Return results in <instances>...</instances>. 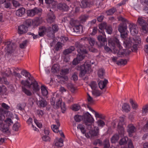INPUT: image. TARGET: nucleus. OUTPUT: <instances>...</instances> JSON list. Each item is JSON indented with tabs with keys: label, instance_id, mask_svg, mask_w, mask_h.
Masks as SVG:
<instances>
[{
	"label": "nucleus",
	"instance_id": "b1692460",
	"mask_svg": "<svg viewBox=\"0 0 148 148\" xmlns=\"http://www.w3.org/2000/svg\"><path fill=\"white\" fill-rule=\"evenodd\" d=\"M127 131L130 134L134 133L136 131V129L135 127L132 124H130L127 126Z\"/></svg>",
	"mask_w": 148,
	"mask_h": 148
},
{
	"label": "nucleus",
	"instance_id": "13d9d810",
	"mask_svg": "<svg viewBox=\"0 0 148 148\" xmlns=\"http://www.w3.org/2000/svg\"><path fill=\"white\" fill-rule=\"evenodd\" d=\"M62 43L59 42H58L55 46V48L56 50L58 51L62 47Z\"/></svg>",
	"mask_w": 148,
	"mask_h": 148
},
{
	"label": "nucleus",
	"instance_id": "a211bd4d",
	"mask_svg": "<svg viewBox=\"0 0 148 148\" xmlns=\"http://www.w3.org/2000/svg\"><path fill=\"white\" fill-rule=\"evenodd\" d=\"M28 30L27 27L23 25H20L18 27V33L19 34H22L26 33Z\"/></svg>",
	"mask_w": 148,
	"mask_h": 148
},
{
	"label": "nucleus",
	"instance_id": "f704fd0d",
	"mask_svg": "<svg viewBox=\"0 0 148 148\" xmlns=\"http://www.w3.org/2000/svg\"><path fill=\"white\" fill-rule=\"evenodd\" d=\"M148 112V105H146L143 106L142 109V115L145 116Z\"/></svg>",
	"mask_w": 148,
	"mask_h": 148
},
{
	"label": "nucleus",
	"instance_id": "20e7f679",
	"mask_svg": "<svg viewBox=\"0 0 148 148\" xmlns=\"http://www.w3.org/2000/svg\"><path fill=\"white\" fill-rule=\"evenodd\" d=\"M94 62H91L89 61L86 62L80 68V75L81 76H84L86 73H90L91 71V65L94 64Z\"/></svg>",
	"mask_w": 148,
	"mask_h": 148
},
{
	"label": "nucleus",
	"instance_id": "e433bc0d",
	"mask_svg": "<svg viewBox=\"0 0 148 148\" xmlns=\"http://www.w3.org/2000/svg\"><path fill=\"white\" fill-rule=\"evenodd\" d=\"M92 95L95 97L99 96L102 94V93L96 89L92 90Z\"/></svg>",
	"mask_w": 148,
	"mask_h": 148
},
{
	"label": "nucleus",
	"instance_id": "680f3d73",
	"mask_svg": "<svg viewBox=\"0 0 148 148\" xmlns=\"http://www.w3.org/2000/svg\"><path fill=\"white\" fill-rule=\"evenodd\" d=\"M12 74L11 70L8 69L4 73V75L5 76L8 77L10 76Z\"/></svg>",
	"mask_w": 148,
	"mask_h": 148
},
{
	"label": "nucleus",
	"instance_id": "a878e982",
	"mask_svg": "<svg viewBox=\"0 0 148 148\" xmlns=\"http://www.w3.org/2000/svg\"><path fill=\"white\" fill-rule=\"evenodd\" d=\"M82 40L87 41L91 46H93L95 43V40L94 38L90 37H84L82 38Z\"/></svg>",
	"mask_w": 148,
	"mask_h": 148
},
{
	"label": "nucleus",
	"instance_id": "f3484780",
	"mask_svg": "<svg viewBox=\"0 0 148 148\" xmlns=\"http://www.w3.org/2000/svg\"><path fill=\"white\" fill-rule=\"evenodd\" d=\"M93 3L89 0H83L80 4V6L82 8H85L92 5Z\"/></svg>",
	"mask_w": 148,
	"mask_h": 148
},
{
	"label": "nucleus",
	"instance_id": "2eb2a0df",
	"mask_svg": "<svg viewBox=\"0 0 148 148\" xmlns=\"http://www.w3.org/2000/svg\"><path fill=\"white\" fill-rule=\"evenodd\" d=\"M99 32L102 33L103 36L99 35L97 37V39L100 42L101 46H105L107 45V41L106 36L103 35L102 31L99 30Z\"/></svg>",
	"mask_w": 148,
	"mask_h": 148
},
{
	"label": "nucleus",
	"instance_id": "6e6d98bb",
	"mask_svg": "<svg viewBox=\"0 0 148 148\" xmlns=\"http://www.w3.org/2000/svg\"><path fill=\"white\" fill-rule=\"evenodd\" d=\"M90 86L92 90L96 89V88L97 87V84L96 82H92L90 84Z\"/></svg>",
	"mask_w": 148,
	"mask_h": 148
},
{
	"label": "nucleus",
	"instance_id": "052dcab7",
	"mask_svg": "<svg viewBox=\"0 0 148 148\" xmlns=\"http://www.w3.org/2000/svg\"><path fill=\"white\" fill-rule=\"evenodd\" d=\"M105 29L107 33L109 34H111L112 32V28L110 26H107Z\"/></svg>",
	"mask_w": 148,
	"mask_h": 148
},
{
	"label": "nucleus",
	"instance_id": "9d476101",
	"mask_svg": "<svg viewBox=\"0 0 148 148\" xmlns=\"http://www.w3.org/2000/svg\"><path fill=\"white\" fill-rule=\"evenodd\" d=\"M124 119L123 118H120V120L118 125V129L119 135L121 136L124 134L125 130L124 127L126 125L124 122Z\"/></svg>",
	"mask_w": 148,
	"mask_h": 148
},
{
	"label": "nucleus",
	"instance_id": "c9c22d12",
	"mask_svg": "<svg viewBox=\"0 0 148 148\" xmlns=\"http://www.w3.org/2000/svg\"><path fill=\"white\" fill-rule=\"evenodd\" d=\"M116 11V8H113L109 9L106 12V13L108 15H112Z\"/></svg>",
	"mask_w": 148,
	"mask_h": 148
},
{
	"label": "nucleus",
	"instance_id": "412c9836",
	"mask_svg": "<svg viewBox=\"0 0 148 148\" xmlns=\"http://www.w3.org/2000/svg\"><path fill=\"white\" fill-rule=\"evenodd\" d=\"M60 68L59 64H54L52 66L51 69V72L53 73H58L60 70Z\"/></svg>",
	"mask_w": 148,
	"mask_h": 148
},
{
	"label": "nucleus",
	"instance_id": "c85d7f7f",
	"mask_svg": "<svg viewBox=\"0 0 148 148\" xmlns=\"http://www.w3.org/2000/svg\"><path fill=\"white\" fill-rule=\"evenodd\" d=\"M37 103L40 107H45L47 104V101L44 99L39 100L37 102Z\"/></svg>",
	"mask_w": 148,
	"mask_h": 148
},
{
	"label": "nucleus",
	"instance_id": "a18cd8bd",
	"mask_svg": "<svg viewBox=\"0 0 148 148\" xmlns=\"http://www.w3.org/2000/svg\"><path fill=\"white\" fill-rule=\"evenodd\" d=\"M78 129H79L83 134L86 133V130L85 129V126L82 124H79L77 126Z\"/></svg>",
	"mask_w": 148,
	"mask_h": 148
},
{
	"label": "nucleus",
	"instance_id": "2f4dec72",
	"mask_svg": "<svg viewBox=\"0 0 148 148\" xmlns=\"http://www.w3.org/2000/svg\"><path fill=\"white\" fill-rule=\"evenodd\" d=\"M59 29L58 26L56 24H54L52 25V30H51V32L50 33L53 34L55 33L58 32Z\"/></svg>",
	"mask_w": 148,
	"mask_h": 148
},
{
	"label": "nucleus",
	"instance_id": "473e14b6",
	"mask_svg": "<svg viewBox=\"0 0 148 148\" xmlns=\"http://www.w3.org/2000/svg\"><path fill=\"white\" fill-rule=\"evenodd\" d=\"M122 109L126 112H128L130 110V107L128 104L124 103L122 107Z\"/></svg>",
	"mask_w": 148,
	"mask_h": 148
},
{
	"label": "nucleus",
	"instance_id": "e2e57ef3",
	"mask_svg": "<svg viewBox=\"0 0 148 148\" xmlns=\"http://www.w3.org/2000/svg\"><path fill=\"white\" fill-rule=\"evenodd\" d=\"M34 123L39 128H41L42 127V123H41L40 122L37 120L36 119H34Z\"/></svg>",
	"mask_w": 148,
	"mask_h": 148
},
{
	"label": "nucleus",
	"instance_id": "c756f323",
	"mask_svg": "<svg viewBox=\"0 0 148 148\" xmlns=\"http://www.w3.org/2000/svg\"><path fill=\"white\" fill-rule=\"evenodd\" d=\"M22 90L27 96H30L32 95V93L29 90L26 88L24 86L21 87Z\"/></svg>",
	"mask_w": 148,
	"mask_h": 148
},
{
	"label": "nucleus",
	"instance_id": "9b49d317",
	"mask_svg": "<svg viewBox=\"0 0 148 148\" xmlns=\"http://www.w3.org/2000/svg\"><path fill=\"white\" fill-rule=\"evenodd\" d=\"M42 11V9L35 8L33 9L27 10V12L28 16H33L36 14H40Z\"/></svg>",
	"mask_w": 148,
	"mask_h": 148
},
{
	"label": "nucleus",
	"instance_id": "0e129e2a",
	"mask_svg": "<svg viewBox=\"0 0 148 148\" xmlns=\"http://www.w3.org/2000/svg\"><path fill=\"white\" fill-rule=\"evenodd\" d=\"M27 42V41L26 40L23 41L22 43L20 44V47L22 49L24 48L26 46Z\"/></svg>",
	"mask_w": 148,
	"mask_h": 148
},
{
	"label": "nucleus",
	"instance_id": "8fccbe9b",
	"mask_svg": "<svg viewBox=\"0 0 148 148\" xmlns=\"http://www.w3.org/2000/svg\"><path fill=\"white\" fill-rule=\"evenodd\" d=\"M88 18V17L87 16L84 15H82L79 17L80 22L82 23H84L86 21Z\"/></svg>",
	"mask_w": 148,
	"mask_h": 148
},
{
	"label": "nucleus",
	"instance_id": "cd10ccee",
	"mask_svg": "<svg viewBox=\"0 0 148 148\" xmlns=\"http://www.w3.org/2000/svg\"><path fill=\"white\" fill-rule=\"evenodd\" d=\"M75 49L74 47L71 46L69 48L64 50L63 52V54L64 55H68L73 51Z\"/></svg>",
	"mask_w": 148,
	"mask_h": 148
},
{
	"label": "nucleus",
	"instance_id": "f257e3e1",
	"mask_svg": "<svg viewBox=\"0 0 148 148\" xmlns=\"http://www.w3.org/2000/svg\"><path fill=\"white\" fill-rule=\"evenodd\" d=\"M75 46L77 48V51L79 54L77 55V58L73 60V65H76L82 60L85 57L83 54L87 53V51L84 49V46L79 42H76Z\"/></svg>",
	"mask_w": 148,
	"mask_h": 148
},
{
	"label": "nucleus",
	"instance_id": "39448f33",
	"mask_svg": "<svg viewBox=\"0 0 148 148\" xmlns=\"http://www.w3.org/2000/svg\"><path fill=\"white\" fill-rule=\"evenodd\" d=\"M84 116V123L86 126L87 128L90 129L92 127H93L94 125L92 124V123L94 122V119L88 112L86 113Z\"/></svg>",
	"mask_w": 148,
	"mask_h": 148
},
{
	"label": "nucleus",
	"instance_id": "4be33fe9",
	"mask_svg": "<svg viewBox=\"0 0 148 148\" xmlns=\"http://www.w3.org/2000/svg\"><path fill=\"white\" fill-rule=\"evenodd\" d=\"M108 83V81L106 79H105L103 81H100L98 83L99 88L101 89H104L106 87Z\"/></svg>",
	"mask_w": 148,
	"mask_h": 148
},
{
	"label": "nucleus",
	"instance_id": "4468645a",
	"mask_svg": "<svg viewBox=\"0 0 148 148\" xmlns=\"http://www.w3.org/2000/svg\"><path fill=\"white\" fill-rule=\"evenodd\" d=\"M129 28L131 34L135 35L138 33V28L137 25L133 23H130L129 25Z\"/></svg>",
	"mask_w": 148,
	"mask_h": 148
},
{
	"label": "nucleus",
	"instance_id": "6e6552de",
	"mask_svg": "<svg viewBox=\"0 0 148 148\" xmlns=\"http://www.w3.org/2000/svg\"><path fill=\"white\" fill-rule=\"evenodd\" d=\"M137 23L141 27V30L144 33H148V25L146 20L144 19V18L139 17Z\"/></svg>",
	"mask_w": 148,
	"mask_h": 148
},
{
	"label": "nucleus",
	"instance_id": "79ce46f5",
	"mask_svg": "<svg viewBox=\"0 0 148 148\" xmlns=\"http://www.w3.org/2000/svg\"><path fill=\"white\" fill-rule=\"evenodd\" d=\"M96 123L98 127H103L105 125V123L101 119H98L96 122Z\"/></svg>",
	"mask_w": 148,
	"mask_h": 148
},
{
	"label": "nucleus",
	"instance_id": "dca6fc26",
	"mask_svg": "<svg viewBox=\"0 0 148 148\" xmlns=\"http://www.w3.org/2000/svg\"><path fill=\"white\" fill-rule=\"evenodd\" d=\"M33 82L31 84V86L32 85V88L33 90V93H36L39 91L40 88L38 85V82L34 79H33Z\"/></svg>",
	"mask_w": 148,
	"mask_h": 148
},
{
	"label": "nucleus",
	"instance_id": "f03ea898",
	"mask_svg": "<svg viewBox=\"0 0 148 148\" xmlns=\"http://www.w3.org/2000/svg\"><path fill=\"white\" fill-rule=\"evenodd\" d=\"M108 44L111 49L114 50L115 53H118L119 49H121L122 48L119 40L116 38L109 40Z\"/></svg>",
	"mask_w": 148,
	"mask_h": 148
},
{
	"label": "nucleus",
	"instance_id": "7c9ffc66",
	"mask_svg": "<svg viewBox=\"0 0 148 148\" xmlns=\"http://www.w3.org/2000/svg\"><path fill=\"white\" fill-rule=\"evenodd\" d=\"M105 73V70L103 69L102 68L99 69L97 71V75L98 77L101 79L103 77Z\"/></svg>",
	"mask_w": 148,
	"mask_h": 148
},
{
	"label": "nucleus",
	"instance_id": "5fc2aeb1",
	"mask_svg": "<svg viewBox=\"0 0 148 148\" xmlns=\"http://www.w3.org/2000/svg\"><path fill=\"white\" fill-rule=\"evenodd\" d=\"M74 119L76 122H79L82 119V117L78 115H76L74 116Z\"/></svg>",
	"mask_w": 148,
	"mask_h": 148
},
{
	"label": "nucleus",
	"instance_id": "bb28decb",
	"mask_svg": "<svg viewBox=\"0 0 148 148\" xmlns=\"http://www.w3.org/2000/svg\"><path fill=\"white\" fill-rule=\"evenodd\" d=\"M55 145L58 147H62L63 145V140L62 138L56 139L55 141Z\"/></svg>",
	"mask_w": 148,
	"mask_h": 148
},
{
	"label": "nucleus",
	"instance_id": "c03bdc74",
	"mask_svg": "<svg viewBox=\"0 0 148 148\" xmlns=\"http://www.w3.org/2000/svg\"><path fill=\"white\" fill-rule=\"evenodd\" d=\"M103 144L104 148H109L110 144L109 140L108 139H105L103 141Z\"/></svg>",
	"mask_w": 148,
	"mask_h": 148
},
{
	"label": "nucleus",
	"instance_id": "ddd939ff",
	"mask_svg": "<svg viewBox=\"0 0 148 148\" xmlns=\"http://www.w3.org/2000/svg\"><path fill=\"white\" fill-rule=\"evenodd\" d=\"M5 49L8 53H11L16 47V45L10 41H7L5 42Z\"/></svg>",
	"mask_w": 148,
	"mask_h": 148
},
{
	"label": "nucleus",
	"instance_id": "5701e85b",
	"mask_svg": "<svg viewBox=\"0 0 148 148\" xmlns=\"http://www.w3.org/2000/svg\"><path fill=\"white\" fill-rule=\"evenodd\" d=\"M55 18L56 17L53 13H49L48 15L47 21L48 23H51L54 21Z\"/></svg>",
	"mask_w": 148,
	"mask_h": 148
},
{
	"label": "nucleus",
	"instance_id": "423d86ee",
	"mask_svg": "<svg viewBox=\"0 0 148 148\" xmlns=\"http://www.w3.org/2000/svg\"><path fill=\"white\" fill-rule=\"evenodd\" d=\"M125 43L126 46L127 48H130L132 47V43L140 44L141 42V39L138 36L132 37H130L128 41L124 42Z\"/></svg>",
	"mask_w": 148,
	"mask_h": 148
},
{
	"label": "nucleus",
	"instance_id": "a19ab883",
	"mask_svg": "<svg viewBox=\"0 0 148 148\" xmlns=\"http://www.w3.org/2000/svg\"><path fill=\"white\" fill-rule=\"evenodd\" d=\"M21 84L24 86H27L29 88L31 87V84L27 80H22L21 81Z\"/></svg>",
	"mask_w": 148,
	"mask_h": 148
},
{
	"label": "nucleus",
	"instance_id": "69168bd1",
	"mask_svg": "<svg viewBox=\"0 0 148 148\" xmlns=\"http://www.w3.org/2000/svg\"><path fill=\"white\" fill-rule=\"evenodd\" d=\"M42 140L44 141L47 142L49 141L50 140V138L47 135L44 136L42 137Z\"/></svg>",
	"mask_w": 148,
	"mask_h": 148
},
{
	"label": "nucleus",
	"instance_id": "1a4fd4ad",
	"mask_svg": "<svg viewBox=\"0 0 148 148\" xmlns=\"http://www.w3.org/2000/svg\"><path fill=\"white\" fill-rule=\"evenodd\" d=\"M127 26L125 23H121L119 25L118 29L121 33V36L123 38H125L127 35Z\"/></svg>",
	"mask_w": 148,
	"mask_h": 148
},
{
	"label": "nucleus",
	"instance_id": "3c124183",
	"mask_svg": "<svg viewBox=\"0 0 148 148\" xmlns=\"http://www.w3.org/2000/svg\"><path fill=\"white\" fill-rule=\"evenodd\" d=\"M69 69L68 68L62 69L61 71L60 74L62 75H66L69 73Z\"/></svg>",
	"mask_w": 148,
	"mask_h": 148
},
{
	"label": "nucleus",
	"instance_id": "de8ad7c7",
	"mask_svg": "<svg viewBox=\"0 0 148 148\" xmlns=\"http://www.w3.org/2000/svg\"><path fill=\"white\" fill-rule=\"evenodd\" d=\"M20 126V124L18 123H16L13 125V130L15 131H17L18 130Z\"/></svg>",
	"mask_w": 148,
	"mask_h": 148
},
{
	"label": "nucleus",
	"instance_id": "49530a36",
	"mask_svg": "<svg viewBox=\"0 0 148 148\" xmlns=\"http://www.w3.org/2000/svg\"><path fill=\"white\" fill-rule=\"evenodd\" d=\"M130 102L131 104L132 107L133 109H136L138 107V105L135 102H134L132 99H130Z\"/></svg>",
	"mask_w": 148,
	"mask_h": 148
},
{
	"label": "nucleus",
	"instance_id": "aec40b11",
	"mask_svg": "<svg viewBox=\"0 0 148 148\" xmlns=\"http://www.w3.org/2000/svg\"><path fill=\"white\" fill-rule=\"evenodd\" d=\"M21 74L25 76L26 77L28 78V79L30 80H33L34 79L33 77L31 76V75L29 72H27L25 70H23L21 73Z\"/></svg>",
	"mask_w": 148,
	"mask_h": 148
},
{
	"label": "nucleus",
	"instance_id": "37998d69",
	"mask_svg": "<svg viewBox=\"0 0 148 148\" xmlns=\"http://www.w3.org/2000/svg\"><path fill=\"white\" fill-rule=\"evenodd\" d=\"M127 60L126 59H121L119 60L116 63V64L118 65H125L126 64Z\"/></svg>",
	"mask_w": 148,
	"mask_h": 148
},
{
	"label": "nucleus",
	"instance_id": "0eeeda50",
	"mask_svg": "<svg viewBox=\"0 0 148 148\" xmlns=\"http://www.w3.org/2000/svg\"><path fill=\"white\" fill-rule=\"evenodd\" d=\"M4 121V124L0 123V130L3 132H7L9 131L10 126L13 124V122L10 118H7Z\"/></svg>",
	"mask_w": 148,
	"mask_h": 148
},
{
	"label": "nucleus",
	"instance_id": "7ed1b4c3",
	"mask_svg": "<svg viewBox=\"0 0 148 148\" xmlns=\"http://www.w3.org/2000/svg\"><path fill=\"white\" fill-rule=\"evenodd\" d=\"M87 128L89 130V132L85 134L86 137L91 139L98 137L99 135V130L98 127H94L93 125V127H92L90 129Z\"/></svg>",
	"mask_w": 148,
	"mask_h": 148
},
{
	"label": "nucleus",
	"instance_id": "603ef678",
	"mask_svg": "<svg viewBox=\"0 0 148 148\" xmlns=\"http://www.w3.org/2000/svg\"><path fill=\"white\" fill-rule=\"evenodd\" d=\"M95 117L96 118H99L103 119H105V116H103L102 114H99V113L96 112H95Z\"/></svg>",
	"mask_w": 148,
	"mask_h": 148
},
{
	"label": "nucleus",
	"instance_id": "72a5a7b5",
	"mask_svg": "<svg viewBox=\"0 0 148 148\" xmlns=\"http://www.w3.org/2000/svg\"><path fill=\"white\" fill-rule=\"evenodd\" d=\"M41 93L44 96H46L48 93V91L46 88L44 86H42L41 87Z\"/></svg>",
	"mask_w": 148,
	"mask_h": 148
},
{
	"label": "nucleus",
	"instance_id": "09e8293b",
	"mask_svg": "<svg viewBox=\"0 0 148 148\" xmlns=\"http://www.w3.org/2000/svg\"><path fill=\"white\" fill-rule=\"evenodd\" d=\"M106 23H101L99 25V28L101 31L104 29H106V28L107 27Z\"/></svg>",
	"mask_w": 148,
	"mask_h": 148
},
{
	"label": "nucleus",
	"instance_id": "864d4df0",
	"mask_svg": "<svg viewBox=\"0 0 148 148\" xmlns=\"http://www.w3.org/2000/svg\"><path fill=\"white\" fill-rule=\"evenodd\" d=\"M59 127L58 126L56 125H52L51 126L52 129L53 131L56 133H58V128Z\"/></svg>",
	"mask_w": 148,
	"mask_h": 148
},
{
	"label": "nucleus",
	"instance_id": "ea45409f",
	"mask_svg": "<svg viewBox=\"0 0 148 148\" xmlns=\"http://www.w3.org/2000/svg\"><path fill=\"white\" fill-rule=\"evenodd\" d=\"M128 140V138L127 137L123 138L121 139L119 141V144L120 145H122L126 144Z\"/></svg>",
	"mask_w": 148,
	"mask_h": 148
},
{
	"label": "nucleus",
	"instance_id": "774afa93",
	"mask_svg": "<svg viewBox=\"0 0 148 148\" xmlns=\"http://www.w3.org/2000/svg\"><path fill=\"white\" fill-rule=\"evenodd\" d=\"M73 101V98L71 95H68L67 98V101L68 103H70Z\"/></svg>",
	"mask_w": 148,
	"mask_h": 148
},
{
	"label": "nucleus",
	"instance_id": "f8f14e48",
	"mask_svg": "<svg viewBox=\"0 0 148 148\" xmlns=\"http://www.w3.org/2000/svg\"><path fill=\"white\" fill-rule=\"evenodd\" d=\"M38 34L40 36H43L46 33H50L51 32V27H46L41 26L39 27Z\"/></svg>",
	"mask_w": 148,
	"mask_h": 148
},
{
	"label": "nucleus",
	"instance_id": "4c0bfd02",
	"mask_svg": "<svg viewBox=\"0 0 148 148\" xmlns=\"http://www.w3.org/2000/svg\"><path fill=\"white\" fill-rule=\"evenodd\" d=\"M32 123V119L31 118H29L27 121V123L28 125L32 124V127L33 128V130L35 131H37L38 130V129L36 128V127H35L33 124Z\"/></svg>",
	"mask_w": 148,
	"mask_h": 148
},
{
	"label": "nucleus",
	"instance_id": "6ab92c4d",
	"mask_svg": "<svg viewBox=\"0 0 148 148\" xmlns=\"http://www.w3.org/2000/svg\"><path fill=\"white\" fill-rule=\"evenodd\" d=\"M57 8L58 9L63 11H67L69 9L68 6L64 3H60L58 5Z\"/></svg>",
	"mask_w": 148,
	"mask_h": 148
},
{
	"label": "nucleus",
	"instance_id": "338daca9",
	"mask_svg": "<svg viewBox=\"0 0 148 148\" xmlns=\"http://www.w3.org/2000/svg\"><path fill=\"white\" fill-rule=\"evenodd\" d=\"M33 23L36 26H38L40 23L39 18H37L35 19L33 22Z\"/></svg>",
	"mask_w": 148,
	"mask_h": 148
},
{
	"label": "nucleus",
	"instance_id": "393cba45",
	"mask_svg": "<svg viewBox=\"0 0 148 148\" xmlns=\"http://www.w3.org/2000/svg\"><path fill=\"white\" fill-rule=\"evenodd\" d=\"M25 9L23 8H21L16 11V15L18 16H22L25 13Z\"/></svg>",
	"mask_w": 148,
	"mask_h": 148
},
{
	"label": "nucleus",
	"instance_id": "58836bf2",
	"mask_svg": "<svg viewBox=\"0 0 148 148\" xmlns=\"http://www.w3.org/2000/svg\"><path fill=\"white\" fill-rule=\"evenodd\" d=\"M119 138V135L115 134L111 138V142L112 143H115L118 140Z\"/></svg>",
	"mask_w": 148,
	"mask_h": 148
},
{
	"label": "nucleus",
	"instance_id": "4d7b16f0",
	"mask_svg": "<svg viewBox=\"0 0 148 148\" xmlns=\"http://www.w3.org/2000/svg\"><path fill=\"white\" fill-rule=\"evenodd\" d=\"M80 108V106L78 105L75 104L72 106V109L74 111H77L79 110Z\"/></svg>",
	"mask_w": 148,
	"mask_h": 148
},
{
	"label": "nucleus",
	"instance_id": "bf43d9fd",
	"mask_svg": "<svg viewBox=\"0 0 148 148\" xmlns=\"http://www.w3.org/2000/svg\"><path fill=\"white\" fill-rule=\"evenodd\" d=\"M68 88L71 90V91L73 93L75 92L76 88L75 87L71 84H70L68 85Z\"/></svg>",
	"mask_w": 148,
	"mask_h": 148
}]
</instances>
